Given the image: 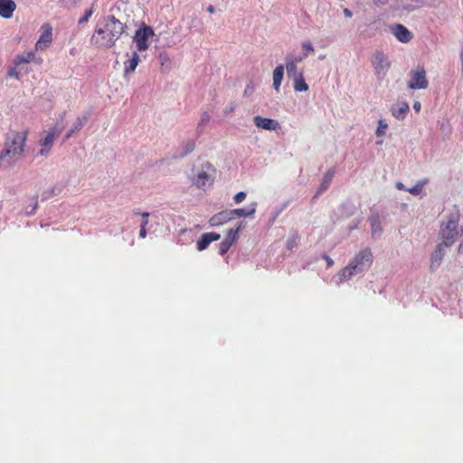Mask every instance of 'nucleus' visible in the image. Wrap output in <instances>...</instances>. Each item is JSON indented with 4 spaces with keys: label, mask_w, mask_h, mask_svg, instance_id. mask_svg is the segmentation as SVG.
Masks as SVG:
<instances>
[{
    "label": "nucleus",
    "mask_w": 463,
    "mask_h": 463,
    "mask_svg": "<svg viewBox=\"0 0 463 463\" xmlns=\"http://www.w3.org/2000/svg\"><path fill=\"white\" fill-rule=\"evenodd\" d=\"M35 59V54L33 52H27L17 55L14 61L16 66H19L22 63H29L33 61Z\"/></svg>",
    "instance_id": "4be33fe9"
},
{
    "label": "nucleus",
    "mask_w": 463,
    "mask_h": 463,
    "mask_svg": "<svg viewBox=\"0 0 463 463\" xmlns=\"http://www.w3.org/2000/svg\"><path fill=\"white\" fill-rule=\"evenodd\" d=\"M329 183H326V181L325 179H323L318 190L317 191L316 193V195L315 197H317L319 194H321L322 193H324L326 190L328 189L329 187Z\"/></svg>",
    "instance_id": "2f4dec72"
},
{
    "label": "nucleus",
    "mask_w": 463,
    "mask_h": 463,
    "mask_svg": "<svg viewBox=\"0 0 463 463\" xmlns=\"http://www.w3.org/2000/svg\"><path fill=\"white\" fill-rule=\"evenodd\" d=\"M323 258L326 261L327 267H332L334 265V260L328 255L325 254Z\"/></svg>",
    "instance_id": "58836bf2"
},
{
    "label": "nucleus",
    "mask_w": 463,
    "mask_h": 463,
    "mask_svg": "<svg viewBox=\"0 0 463 463\" xmlns=\"http://www.w3.org/2000/svg\"><path fill=\"white\" fill-rule=\"evenodd\" d=\"M373 263V254L369 248L361 250L352 261L340 271L341 280L349 279L357 272L369 268Z\"/></svg>",
    "instance_id": "7ed1b4c3"
},
{
    "label": "nucleus",
    "mask_w": 463,
    "mask_h": 463,
    "mask_svg": "<svg viewBox=\"0 0 463 463\" xmlns=\"http://www.w3.org/2000/svg\"><path fill=\"white\" fill-rule=\"evenodd\" d=\"M458 251L459 253H463V241L460 242V244L458 247Z\"/></svg>",
    "instance_id": "49530a36"
},
{
    "label": "nucleus",
    "mask_w": 463,
    "mask_h": 463,
    "mask_svg": "<svg viewBox=\"0 0 463 463\" xmlns=\"http://www.w3.org/2000/svg\"><path fill=\"white\" fill-rule=\"evenodd\" d=\"M8 75L10 77H14L16 79H19V75H18V72L16 71V70L14 68L13 69H10L9 71H8Z\"/></svg>",
    "instance_id": "ea45409f"
},
{
    "label": "nucleus",
    "mask_w": 463,
    "mask_h": 463,
    "mask_svg": "<svg viewBox=\"0 0 463 463\" xmlns=\"http://www.w3.org/2000/svg\"><path fill=\"white\" fill-rule=\"evenodd\" d=\"M245 198H246V193L239 192L234 195L233 200H234L235 203H241L242 201L245 200Z\"/></svg>",
    "instance_id": "72a5a7b5"
},
{
    "label": "nucleus",
    "mask_w": 463,
    "mask_h": 463,
    "mask_svg": "<svg viewBox=\"0 0 463 463\" xmlns=\"http://www.w3.org/2000/svg\"><path fill=\"white\" fill-rule=\"evenodd\" d=\"M231 220H232V218L230 210H224L212 216L209 220V224L213 227L220 226Z\"/></svg>",
    "instance_id": "2eb2a0df"
},
{
    "label": "nucleus",
    "mask_w": 463,
    "mask_h": 463,
    "mask_svg": "<svg viewBox=\"0 0 463 463\" xmlns=\"http://www.w3.org/2000/svg\"><path fill=\"white\" fill-rule=\"evenodd\" d=\"M237 107V104L235 102H231L226 108H225V110H224V113L225 114H230L232 112H233L235 110Z\"/></svg>",
    "instance_id": "e433bc0d"
},
{
    "label": "nucleus",
    "mask_w": 463,
    "mask_h": 463,
    "mask_svg": "<svg viewBox=\"0 0 463 463\" xmlns=\"http://www.w3.org/2000/svg\"><path fill=\"white\" fill-rule=\"evenodd\" d=\"M52 42V27L49 24H44L41 27V35L38 39L35 49L43 51L47 49Z\"/></svg>",
    "instance_id": "1a4fd4ad"
},
{
    "label": "nucleus",
    "mask_w": 463,
    "mask_h": 463,
    "mask_svg": "<svg viewBox=\"0 0 463 463\" xmlns=\"http://www.w3.org/2000/svg\"><path fill=\"white\" fill-rule=\"evenodd\" d=\"M210 119L209 115L207 113L203 114L202 118V123L208 122Z\"/></svg>",
    "instance_id": "a18cd8bd"
},
{
    "label": "nucleus",
    "mask_w": 463,
    "mask_h": 463,
    "mask_svg": "<svg viewBox=\"0 0 463 463\" xmlns=\"http://www.w3.org/2000/svg\"><path fill=\"white\" fill-rule=\"evenodd\" d=\"M460 59H461L462 70H463V44H462L461 52H460Z\"/></svg>",
    "instance_id": "3c124183"
},
{
    "label": "nucleus",
    "mask_w": 463,
    "mask_h": 463,
    "mask_svg": "<svg viewBox=\"0 0 463 463\" xmlns=\"http://www.w3.org/2000/svg\"><path fill=\"white\" fill-rule=\"evenodd\" d=\"M207 11L211 14L214 13V7L213 5H209Z\"/></svg>",
    "instance_id": "8fccbe9b"
},
{
    "label": "nucleus",
    "mask_w": 463,
    "mask_h": 463,
    "mask_svg": "<svg viewBox=\"0 0 463 463\" xmlns=\"http://www.w3.org/2000/svg\"><path fill=\"white\" fill-rule=\"evenodd\" d=\"M370 221H371V227H372V234L375 235L376 233L381 232L382 228H381V223H380L378 216L372 217Z\"/></svg>",
    "instance_id": "a878e982"
},
{
    "label": "nucleus",
    "mask_w": 463,
    "mask_h": 463,
    "mask_svg": "<svg viewBox=\"0 0 463 463\" xmlns=\"http://www.w3.org/2000/svg\"><path fill=\"white\" fill-rule=\"evenodd\" d=\"M142 217H143V220L142 221H146V224L148 223V217H149V213H141Z\"/></svg>",
    "instance_id": "c03bdc74"
},
{
    "label": "nucleus",
    "mask_w": 463,
    "mask_h": 463,
    "mask_svg": "<svg viewBox=\"0 0 463 463\" xmlns=\"http://www.w3.org/2000/svg\"><path fill=\"white\" fill-rule=\"evenodd\" d=\"M60 134L61 131L55 127L49 128V130L45 132L44 137L39 141L41 146L39 154L41 156H45L49 154L55 139L60 136Z\"/></svg>",
    "instance_id": "6e6552de"
},
{
    "label": "nucleus",
    "mask_w": 463,
    "mask_h": 463,
    "mask_svg": "<svg viewBox=\"0 0 463 463\" xmlns=\"http://www.w3.org/2000/svg\"><path fill=\"white\" fill-rule=\"evenodd\" d=\"M372 65L378 79H383L391 67L387 56L381 52H376L371 59Z\"/></svg>",
    "instance_id": "39448f33"
},
{
    "label": "nucleus",
    "mask_w": 463,
    "mask_h": 463,
    "mask_svg": "<svg viewBox=\"0 0 463 463\" xmlns=\"http://www.w3.org/2000/svg\"><path fill=\"white\" fill-rule=\"evenodd\" d=\"M146 221H142L140 225V231H139V237L140 238H146Z\"/></svg>",
    "instance_id": "c9c22d12"
},
{
    "label": "nucleus",
    "mask_w": 463,
    "mask_h": 463,
    "mask_svg": "<svg viewBox=\"0 0 463 463\" xmlns=\"http://www.w3.org/2000/svg\"><path fill=\"white\" fill-rule=\"evenodd\" d=\"M303 61V57L301 56H287L286 57V69L288 77L292 78L296 74H298L299 72L297 71V64L298 62H301Z\"/></svg>",
    "instance_id": "dca6fc26"
},
{
    "label": "nucleus",
    "mask_w": 463,
    "mask_h": 463,
    "mask_svg": "<svg viewBox=\"0 0 463 463\" xmlns=\"http://www.w3.org/2000/svg\"><path fill=\"white\" fill-rule=\"evenodd\" d=\"M396 187H397V189H399V190H402V189H404V185H403L402 183H397V184H396Z\"/></svg>",
    "instance_id": "09e8293b"
},
{
    "label": "nucleus",
    "mask_w": 463,
    "mask_h": 463,
    "mask_svg": "<svg viewBox=\"0 0 463 463\" xmlns=\"http://www.w3.org/2000/svg\"><path fill=\"white\" fill-rule=\"evenodd\" d=\"M292 80L294 90L296 91H307L308 90V85L306 83L302 71L292 77Z\"/></svg>",
    "instance_id": "6ab92c4d"
},
{
    "label": "nucleus",
    "mask_w": 463,
    "mask_h": 463,
    "mask_svg": "<svg viewBox=\"0 0 463 463\" xmlns=\"http://www.w3.org/2000/svg\"><path fill=\"white\" fill-rule=\"evenodd\" d=\"M16 9V4L14 0H0V16L9 19L13 16Z\"/></svg>",
    "instance_id": "4468645a"
},
{
    "label": "nucleus",
    "mask_w": 463,
    "mask_h": 463,
    "mask_svg": "<svg viewBox=\"0 0 463 463\" xmlns=\"http://www.w3.org/2000/svg\"><path fill=\"white\" fill-rule=\"evenodd\" d=\"M428 179L420 180L414 186L407 189V191L413 195H418L422 192L423 187L428 184Z\"/></svg>",
    "instance_id": "393cba45"
},
{
    "label": "nucleus",
    "mask_w": 463,
    "mask_h": 463,
    "mask_svg": "<svg viewBox=\"0 0 463 463\" xmlns=\"http://www.w3.org/2000/svg\"><path fill=\"white\" fill-rule=\"evenodd\" d=\"M221 238L219 233L206 232L203 233L201 238L197 241V250L202 251L208 248L211 242L218 241Z\"/></svg>",
    "instance_id": "f8f14e48"
},
{
    "label": "nucleus",
    "mask_w": 463,
    "mask_h": 463,
    "mask_svg": "<svg viewBox=\"0 0 463 463\" xmlns=\"http://www.w3.org/2000/svg\"><path fill=\"white\" fill-rule=\"evenodd\" d=\"M386 0H375L376 3L383 4Z\"/></svg>",
    "instance_id": "603ef678"
},
{
    "label": "nucleus",
    "mask_w": 463,
    "mask_h": 463,
    "mask_svg": "<svg viewBox=\"0 0 463 463\" xmlns=\"http://www.w3.org/2000/svg\"><path fill=\"white\" fill-rule=\"evenodd\" d=\"M194 183L198 188H202L211 183V176L205 171H202L195 176Z\"/></svg>",
    "instance_id": "5701e85b"
},
{
    "label": "nucleus",
    "mask_w": 463,
    "mask_h": 463,
    "mask_svg": "<svg viewBox=\"0 0 463 463\" xmlns=\"http://www.w3.org/2000/svg\"><path fill=\"white\" fill-rule=\"evenodd\" d=\"M411 80L408 82V88L411 90H425L429 86V81L426 77L425 69L418 66L416 69L410 71Z\"/></svg>",
    "instance_id": "423d86ee"
},
{
    "label": "nucleus",
    "mask_w": 463,
    "mask_h": 463,
    "mask_svg": "<svg viewBox=\"0 0 463 463\" xmlns=\"http://www.w3.org/2000/svg\"><path fill=\"white\" fill-rule=\"evenodd\" d=\"M298 244V235L297 232L291 234V236L287 241V248L288 250H293Z\"/></svg>",
    "instance_id": "bb28decb"
},
{
    "label": "nucleus",
    "mask_w": 463,
    "mask_h": 463,
    "mask_svg": "<svg viewBox=\"0 0 463 463\" xmlns=\"http://www.w3.org/2000/svg\"><path fill=\"white\" fill-rule=\"evenodd\" d=\"M68 3L71 4L72 5H75L78 4L80 0H66Z\"/></svg>",
    "instance_id": "de8ad7c7"
},
{
    "label": "nucleus",
    "mask_w": 463,
    "mask_h": 463,
    "mask_svg": "<svg viewBox=\"0 0 463 463\" xmlns=\"http://www.w3.org/2000/svg\"><path fill=\"white\" fill-rule=\"evenodd\" d=\"M126 29L127 25L114 15L104 17L91 36V44L99 49H110L116 44Z\"/></svg>",
    "instance_id": "f257e3e1"
},
{
    "label": "nucleus",
    "mask_w": 463,
    "mask_h": 463,
    "mask_svg": "<svg viewBox=\"0 0 463 463\" xmlns=\"http://www.w3.org/2000/svg\"><path fill=\"white\" fill-rule=\"evenodd\" d=\"M333 178V173L327 172L324 177V179L326 181V183H331Z\"/></svg>",
    "instance_id": "a19ab883"
},
{
    "label": "nucleus",
    "mask_w": 463,
    "mask_h": 463,
    "mask_svg": "<svg viewBox=\"0 0 463 463\" xmlns=\"http://www.w3.org/2000/svg\"><path fill=\"white\" fill-rule=\"evenodd\" d=\"M284 75V66L282 64L278 65L273 71V88L279 91Z\"/></svg>",
    "instance_id": "aec40b11"
},
{
    "label": "nucleus",
    "mask_w": 463,
    "mask_h": 463,
    "mask_svg": "<svg viewBox=\"0 0 463 463\" xmlns=\"http://www.w3.org/2000/svg\"><path fill=\"white\" fill-rule=\"evenodd\" d=\"M409 109V104L407 102H402L392 109V114L395 118L401 120L406 117Z\"/></svg>",
    "instance_id": "a211bd4d"
},
{
    "label": "nucleus",
    "mask_w": 463,
    "mask_h": 463,
    "mask_svg": "<svg viewBox=\"0 0 463 463\" xmlns=\"http://www.w3.org/2000/svg\"><path fill=\"white\" fill-rule=\"evenodd\" d=\"M387 128H388L387 123H385L383 119H380L378 121V127H377V129H376V132H375L376 136L377 137L384 136Z\"/></svg>",
    "instance_id": "c85d7f7f"
},
{
    "label": "nucleus",
    "mask_w": 463,
    "mask_h": 463,
    "mask_svg": "<svg viewBox=\"0 0 463 463\" xmlns=\"http://www.w3.org/2000/svg\"><path fill=\"white\" fill-rule=\"evenodd\" d=\"M253 123L257 128L265 130H277L280 128L277 120L261 116H255L253 118Z\"/></svg>",
    "instance_id": "9d476101"
},
{
    "label": "nucleus",
    "mask_w": 463,
    "mask_h": 463,
    "mask_svg": "<svg viewBox=\"0 0 463 463\" xmlns=\"http://www.w3.org/2000/svg\"><path fill=\"white\" fill-rule=\"evenodd\" d=\"M302 50H303V59L307 57L310 53L314 52V48L309 42H305L302 43Z\"/></svg>",
    "instance_id": "c756f323"
},
{
    "label": "nucleus",
    "mask_w": 463,
    "mask_h": 463,
    "mask_svg": "<svg viewBox=\"0 0 463 463\" xmlns=\"http://www.w3.org/2000/svg\"><path fill=\"white\" fill-rule=\"evenodd\" d=\"M392 33L402 43H408L412 39V33L402 24H395L392 28Z\"/></svg>",
    "instance_id": "ddd939ff"
},
{
    "label": "nucleus",
    "mask_w": 463,
    "mask_h": 463,
    "mask_svg": "<svg viewBox=\"0 0 463 463\" xmlns=\"http://www.w3.org/2000/svg\"><path fill=\"white\" fill-rule=\"evenodd\" d=\"M232 245V240H223L221 243H220V246H219V253L221 255H224L228 250L229 249L231 248V246Z\"/></svg>",
    "instance_id": "cd10ccee"
},
{
    "label": "nucleus",
    "mask_w": 463,
    "mask_h": 463,
    "mask_svg": "<svg viewBox=\"0 0 463 463\" xmlns=\"http://www.w3.org/2000/svg\"><path fill=\"white\" fill-rule=\"evenodd\" d=\"M459 211L452 213L448 221L440 226L439 235L442 239V244L445 247H450L454 242L463 235V228L458 227Z\"/></svg>",
    "instance_id": "20e7f679"
},
{
    "label": "nucleus",
    "mask_w": 463,
    "mask_h": 463,
    "mask_svg": "<svg viewBox=\"0 0 463 463\" xmlns=\"http://www.w3.org/2000/svg\"><path fill=\"white\" fill-rule=\"evenodd\" d=\"M88 119H89L88 114L78 117L77 119L73 122L71 129L66 134L65 139L71 138L73 134L79 132L82 128V127L87 123Z\"/></svg>",
    "instance_id": "f3484780"
},
{
    "label": "nucleus",
    "mask_w": 463,
    "mask_h": 463,
    "mask_svg": "<svg viewBox=\"0 0 463 463\" xmlns=\"http://www.w3.org/2000/svg\"><path fill=\"white\" fill-rule=\"evenodd\" d=\"M154 35V31L150 26L143 25L136 31L134 41L139 52L148 49V40Z\"/></svg>",
    "instance_id": "0eeeda50"
},
{
    "label": "nucleus",
    "mask_w": 463,
    "mask_h": 463,
    "mask_svg": "<svg viewBox=\"0 0 463 463\" xmlns=\"http://www.w3.org/2000/svg\"><path fill=\"white\" fill-rule=\"evenodd\" d=\"M413 109L416 112H420V109H421V105H420V101H415L414 104H413Z\"/></svg>",
    "instance_id": "79ce46f5"
},
{
    "label": "nucleus",
    "mask_w": 463,
    "mask_h": 463,
    "mask_svg": "<svg viewBox=\"0 0 463 463\" xmlns=\"http://www.w3.org/2000/svg\"><path fill=\"white\" fill-rule=\"evenodd\" d=\"M54 194H55V188L52 187V188L43 193L42 199L47 200V199L51 198L52 196H53Z\"/></svg>",
    "instance_id": "f704fd0d"
},
{
    "label": "nucleus",
    "mask_w": 463,
    "mask_h": 463,
    "mask_svg": "<svg viewBox=\"0 0 463 463\" xmlns=\"http://www.w3.org/2000/svg\"><path fill=\"white\" fill-rule=\"evenodd\" d=\"M445 245L442 243H439L437 247L434 252L431 254L430 257V269L431 271H434L436 269H438L441 261L444 258L445 252H444Z\"/></svg>",
    "instance_id": "9b49d317"
},
{
    "label": "nucleus",
    "mask_w": 463,
    "mask_h": 463,
    "mask_svg": "<svg viewBox=\"0 0 463 463\" xmlns=\"http://www.w3.org/2000/svg\"><path fill=\"white\" fill-rule=\"evenodd\" d=\"M254 91V87L251 83L248 84L244 90V95L245 96H250L253 93Z\"/></svg>",
    "instance_id": "4c0bfd02"
},
{
    "label": "nucleus",
    "mask_w": 463,
    "mask_h": 463,
    "mask_svg": "<svg viewBox=\"0 0 463 463\" xmlns=\"http://www.w3.org/2000/svg\"><path fill=\"white\" fill-rule=\"evenodd\" d=\"M28 132L11 131L7 134L5 146L0 153V162L11 165L20 160L24 153Z\"/></svg>",
    "instance_id": "f03ea898"
},
{
    "label": "nucleus",
    "mask_w": 463,
    "mask_h": 463,
    "mask_svg": "<svg viewBox=\"0 0 463 463\" xmlns=\"http://www.w3.org/2000/svg\"><path fill=\"white\" fill-rule=\"evenodd\" d=\"M239 231H240V227H237L236 229H230L228 231L227 236L224 240H229V239L232 240V243H233L236 241Z\"/></svg>",
    "instance_id": "7c9ffc66"
},
{
    "label": "nucleus",
    "mask_w": 463,
    "mask_h": 463,
    "mask_svg": "<svg viewBox=\"0 0 463 463\" xmlns=\"http://www.w3.org/2000/svg\"><path fill=\"white\" fill-rule=\"evenodd\" d=\"M231 215L232 219L239 218V217H246V216H251L255 213V204L252 205L250 209H244V208H239L234 210H230Z\"/></svg>",
    "instance_id": "412c9836"
},
{
    "label": "nucleus",
    "mask_w": 463,
    "mask_h": 463,
    "mask_svg": "<svg viewBox=\"0 0 463 463\" xmlns=\"http://www.w3.org/2000/svg\"><path fill=\"white\" fill-rule=\"evenodd\" d=\"M344 14L345 17L348 18H351L353 16V13L348 8L344 9Z\"/></svg>",
    "instance_id": "37998d69"
},
{
    "label": "nucleus",
    "mask_w": 463,
    "mask_h": 463,
    "mask_svg": "<svg viewBox=\"0 0 463 463\" xmlns=\"http://www.w3.org/2000/svg\"><path fill=\"white\" fill-rule=\"evenodd\" d=\"M92 14H93L92 8L87 10L85 12L84 15L81 18H80L79 24H85V23H87L89 21L90 17L92 15Z\"/></svg>",
    "instance_id": "473e14b6"
},
{
    "label": "nucleus",
    "mask_w": 463,
    "mask_h": 463,
    "mask_svg": "<svg viewBox=\"0 0 463 463\" xmlns=\"http://www.w3.org/2000/svg\"><path fill=\"white\" fill-rule=\"evenodd\" d=\"M139 62V56L137 52H134L131 59L125 62V73L133 72Z\"/></svg>",
    "instance_id": "b1692460"
}]
</instances>
